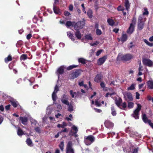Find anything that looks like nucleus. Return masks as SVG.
<instances>
[{"mask_svg": "<svg viewBox=\"0 0 153 153\" xmlns=\"http://www.w3.org/2000/svg\"><path fill=\"white\" fill-rule=\"evenodd\" d=\"M107 58L106 56H104L101 58H100L97 61V64L99 65H101L105 62Z\"/></svg>", "mask_w": 153, "mask_h": 153, "instance_id": "10", "label": "nucleus"}, {"mask_svg": "<svg viewBox=\"0 0 153 153\" xmlns=\"http://www.w3.org/2000/svg\"><path fill=\"white\" fill-rule=\"evenodd\" d=\"M138 148H135L133 150L132 153H137L138 152Z\"/></svg>", "mask_w": 153, "mask_h": 153, "instance_id": "64", "label": "nucleus"}, {"mask_svg": "<svg viewBox=\"0 0 153 153\" xmlns=\"http://www.w3.org/2000/svg\"><path fill=\"white\" fill-rule=\"evenodd\" d=\"M70 93L71 94V95L72 97L74 98V94H76L75 92H74L73 93V91L72 90H71L70 91Z\"/></svg>", "mask_w": 153, "mask_h": 153, "instance_id": "60", "label": "nucleus"}, {"mask_svg": "<svg viewBox=\"0 0 153 153\" xmlns=\"http://www.w3.org/2000/svg\"><path fill=\"white\" fill-rule=\"evenodd\" d=\"M73 25L74 29L76 30L82 29L84 26L85 23L84 21H80L74 23Z\"/></svg>", "mask_w": 153, "mask_h": 153, "instance_id": "3", "label": "nucleus"}, {"mask_svg": "<svg viewBox=\"0 0 153 153\" xmlns=\"http://www.w3.org/2000/svg\"><path fill=\"white\" fill-rule=\"evenodd\" d=\"M94 109L95 111L97 113H100L102 111L101 110L97 108H94Z\"/></svg>", "mask_w": 153, "mask_h": 153, "instance_id": "58", "label": "nucleus"}, {"mask_svg": "<svg viewBox=\"0 0 153 153\" xmlns=\"http://www.w3.org/2000/svg\"><path fill=\"white\" fill-rule=\"evenodd\" d=\"M28 58L27 55L26 54H22L20 58V59L21 61H25Z\"/></svg>", "mask_w": 153, "mask_h": 153, "instance_id": "28", "label": "nucleus"}, {"mask_svg": "<svg viewBox=\"0 0 153 153\" xmlns=\"http://www.w3.org/2000/svg\"><path fill=\"white\" fill-rule=\"evenodd\" d=\"M17 134L19 136H22L24 134V133L22 130L19 127L18 128Z\"/></svg>", "mask_w": 153, "mask_h": 153, "instance_id": "33", "label": "nucleus"}, {"mask_svg": "<svg viewBox=\"0 0 153 153\" xmlns=\"http://www.w3.org/2000/svg\"><path fill=\"white\" fill-rule=\"evenodd\" d=\"M79 62L80 63L83 64H85L86 63V60L83 58H80L78 59Z\"/></svg>", "mask_w": 153, "mask_h": 153, "instance_id": "35", "label": "nucleus"}, {"mask_svg": "<svg viewBox=\"0 0 153 153\" xmlns=\"http://www.w3.org/2000/svg\"><path fill=\"white\" fill-rule=\"evenodd\" d=\"M12 60V57L10 55H9L8 56L4 59V61L6 63H7L9 61H11Z\"/></svg>", "mask_w": 153, "mask_h": 153, "instance_id": "34", "label": "nucleus"}, {"mask_svg": "<svg viewBox=\"0 0 153 153\" xmlns=\"http://www.w3.org/2000/svg\"><path fill=\"white\" fill-rule=\"evenodd\" d=\"M148 88L150 89H153V81L149 80L147 82Z\"/></svg>", "mask_w": 153, "mask_h": 153, "instance_id": "22", "label": "nucleus"}, {"mask_svg": "<svg viewBox=\"0 0 153 153\" xmlns=\"http://www.w3.org/2000/svg\"><path fill=\"white\" fill-rule=\"evenodd\" d=\"M79 66V65H70L68 67H67L66 68V69L67 70L69 71L72 69L74 68L78 67Z\"/></svg>", "mask_w": 153, "mask_h": 153, "instance_id": "29", "label": "nucleus"}, {"mask_svg": "<svg viewBox=\"0 0 153 153\" xmlns=\"http://www.w3.org/2000/svg\"><path fill=\"white\" fill-rule=\"evenodd\" d=\"M142 119L143 121L145 123H148L149 122V120H149L148 119L147 117L146 116V115L145 114H143L142 115Z\"/></svg>", "mask_w": 153, "mask_h": 153, "instance_id": "23", "label": "nucleus"}, {"mask_svg": "<svg viewBox=\"0 0 153 153\" xmlns=\"http://www.w3.org/2000/svg\"><path fill=\"white\" fill-rule=\"evenodd\" d=\"M67 126V123L65 122H63L62 123V125H61L60 124H59L57 125V127L58 128H64L65 127Z\"/></svg>", "mask_w": 153, "mask_h": 153, "instance_id": "37", "label": "nucleus"}, {"mask_svg": "<svg viewBox=\"0 0 153 153\" xmlns=\"http://www.w3.org/2000/svg\"><path fill=\"white\" fill-rule=\"evenodd\" d=\"M145 84V83H143L140 84L139 85V89H141L142 88V87L144 86Z\"/></svg>", "mask_w": 153, "mask_h": 153, "instance_id": "62", "label": "nucleus"}, {"mask_svg": "<svg viewBox=\"0 0 153 153\" xmlns=\"http://www.w3.org/2000/svg\"><path fill=\"white\" fill-rule=\"evenodd\" d=\"M64 15L65 16H69L71 15V13L68 11H65L64 12Z\"/></svg>", "mask_w": 153, "mask_h": 153, "instance_id": "56", "label": "nucleus"}, {"mask_svg": "<svg viewBox=\"0 0 153 153\" xmlns=\"http://www.w3.org/2000/svg\"><path fill=\"white\" fill-rule=\"evenodd\" d=\"M85 38L88 40H92L93 39V38L90 34L85 35Z\"/></svg>", "mask_w": 153, "mask_h": 153, "instance_id": "43", "label": "nucleus"}, {"mask_svg": "<svg viewBox=\"0 0 153 153\" xmlns=\"http://www.w3.org/2000/svg\"><path fill=\"white\" fill-rule=\"evenodd\" d=\"M61 100L62 102L66 105H69L68 98L66 95L64 94L62 95V97L61 98Z\"/></svg>", "mask_w": 153, "mask_h": 153, "instance_id": "9", "label": "nucleus"}, {"mask_svg": "<svg viewBox=\"0 0 153 153\" xmlns=\"http://www.w3.org/2000/svg\"><path fill=\"white\" fill-rule=\"evenodd\" d=\"M120 106L122 107V108H121V107H120L121 109H124V108H126V102H124L123 103V104L121 105Z\"/></svg>", "mask_w": 153, "mask_h": 153, "instance_id": "48", "label": "nucleus"}, {"mask_svg": "<svg viewBox=\"0 0 153 153\" xmlns=\"http://www.w3.org/2000/svg\"><path fill=\"white\" fill-rule=\"evenodd\" d=\"M33 22L34 23H37V22L38 21V18L37 17L35 16L33 19Z\"/></svg>", "mask_w": 153, "mask_h": 153, "instance_id": "52", "label": "nucleus"}, {"mask_svg": "<svg viewBox=\"0 0 153 153\" xmlns=\"http://www.w3.org/2000/svg\"><path fill=\"white\" fill-rule=\"evenodd\" d=\"M102 50H99L97 52L96 54V55L97 56H99L100 54V53H102Z\"/></svg>", "mask_w": 153, "mask_h": 153, "instance_id": "55", "label": "nucleus"}, {"mask_svg": "<svg viewBox=\"0 0 153 153\" xmlns=\"http://www.w3.org/2000/svg\"><path fill=\"white\" fill-rule=\"evenodd\" d=\"M81 6L82 8V10L83 12L85 14L86 13V11L85 10V7L84 6V4L83 3L81 4Z\"/></svg>", "mask_w": 153, "mask_h": 153, "instance_id": "53", "label": "nucleus"}, {"mask_svg": "<svg viewBox=\"0 0 153 153\" xmlns=\"http://www.w3.org/2000/svg\"><path fill=\"white\" fill-rule=\"evenodd\" d=\"M31 37H32V34L31 33H29V34H28L26 38H27V39L28 40H29V39H30L31 38Z\"/></svg>", "mask_w": 153, "mask_h": 153, "instance_id": "61", "label": "nucleus"}, {"mask_svg": "<svg viewBox=\"0 0 153 153\" xmlns=\"http://www.w3.org/2000/svg\"><path fill=\"white\" fill-rule=\"evenodd\" d=\"M95 105L97 106L100 107L101 105L100 102H99L97 100H96L95 102Z\"/></svg>", "mask_w": 153, "mask_h": 153, "instance_id": "49", "label": "nucleus"}, {"mask_svg": "<svg viewBox=\"0 0 153 153\" xmlns=\"http://www.w3.org/2000/svg\"><path fill=\"white\" fill-rule=\"evenodd\" d=\"M136 98L137 99H140V94L138 92H136Z\"/></svg>", "mask_w": 153, "mask_h": 153, "instance_id": "57", "label": "nucleus"}, {"mask_svg": "<svg viewBox=\"0 0 153 153\" xmlns=\"http://www.w3.org/2000/svg\"><path fill=\"white\" fill-rule=\"evenodd\" d=\"M126 95L129 101H132L133 100L132 95L130 92L127 93Z\"/></svg>", "mask_w": 153, "mask_h": 153, "instance_id": "31", "label": "nucleus"}, {"mask_svg": "<svg viewBox=\"0 0 153 153\" xmlns=\"http://www.w3.org/2000/svg\"><path fill=\"white\" fill-rule=\"evenodd\" d=\"M143 64L149 67H151L153 65L152 62L150 59H144L143 60Z\"/></svg>", "mask_w": 153, "mask_h": 153, "instance_id": "8", "label": "nucleus"}, {"mask_svg": "<svg viewBox=\"0 0 153 153\" xmlns=\"http://www.w3.org/2000/svg\"><path fill=\"white\" fill-rule=\"evenodd\" d=\"M135 85L134 84H132L130 86L127 88L128 90H132L135 89Z\"/></svg>", "mask_w": 153, "mask_h": 153, "instance_id": "41", "label": "nucleus"}, {"mask_svg": "<svg viewBox=\"0 0 153 153\" xmlns=\"http://www.w3.org/2000/svg\"><path fill=\"white\" fill-rule=\"evenodd\" d=\"M100 85L101 88H104L105 87V84L103 82H102L100 84Z\"/></svg>", "mask_w": 153, "mask_h": 153, "instance_id": "59", "label": "nucleus"}, {"mask_svg": "<svg viewBox=\"0 0 153 153\" xmlns=\"http://www.w3.org/2000/svg\"><path fill=\"white\" fill-rule=\"evenodd\" d=\"M134 106V103L132 102H129L128 103V107L129 108H132Z\"/></svg>", "mask_w": 153, "mask_h": 153, "instance_id": "46", "label": "nucleus"}, {"mask_svg": "<svg viewBox=\"0 0 153 153\" xmlns=\"http://www.w3.org/2000/svg\"><path fill=\"white\" fill-rule=\"evenodd\" d=\"M26 143L27 145L31 147L33 146L32 144V141L30 138H27L26 140Z\"/></svg>", "mask_w": 153, "mask_h": 153, "instance_id": "32", "label": "nucleus"}, {"mask_svg": "<svg viewBox=\"0 0 153 153\" xmlns=\"http://www.w3.org/2000/svg\"><path fill=\"white\" fill-rule=\"evenodd\" d=\"M56 93H55L54 92H53L52 94V98L53 100L54 101H55L57 99V97L56 95Z\"/></svg>", "mask_w": 153, "mask_h": 153, "instance_id": "40", "label": "nucleus"}, {"mask_svg": "<svg viewBox=\"0 0 153 153\" xmlns=\"http://www.w3.org/2000/svg\"><path fill=\"white\" fill-rule=\"evenodd\" d=\"M81 74V70L76 69L75 71H73L69 76L70 79H74L78 77Z\"/></svg>", "mask_w": 153, "mask_h": 153, "instance_id": "4", "label": "nucleus"}, {"mask_svg": "<svg viewBox=\"0 0 153 153\" xmlns=\"http://www.w3.org/2000/svg\"><path fill=\"white\" fill-rule=\"evenodd\" d=\"M111 114L113 116H115L117 114V112L115 110L114 107L113 105H111Z\"/></svg>", "mask_w": 153, "mask_h": 153, "instance_id": "27", "label": "nucleus"}, {"mask_svg": "<svg viewBox=\"0 0 153 153\" xmlns=\"http://www.w3.org/2000/svg\"><path fill=\"white\" fill-rule=\"evenodd\" d=\"M65 153H75L74 149L73 147L72 141H69L67 144Z\"/></svg>", "mask_w": 153, "mask_h": 153, "instance_id": "2", "label": "nucleus"}, {"mask_svg": "<svg viewBox=\"0 0 153 153\" xmlns=\"http://www.w3.org/2000/svg\"><path fill=\"white\" fill-rule=\"evenodd\" d=\"M117 10L118 11H120L124 10V9L123 7L120 5L117 7Z\"/></svg>", "mask_w": 153, "mask_h": 153, "instance_id": "51", "label": "nucleus"}, {"mask_svg": "<svg viewBox=\"0 0 153 153\" xmlns=\"http://www.w3.org/2000/svg\"><path fill=\"white\" fill-rule=\"evenodd\" d=\"M96 33L97 35L100 36L102 33L101 30L99 29H96Z\"/></svg>", "mask_w": 153, "mask_h": 153, "instance_id": "42", "label": "nucleus"}, {"mask_svg": "<svg viewBox=\"0 0 153 153\" xmlns=\"http://www.w3.org/2000/svg\"><path fill=\"white\" fill-rule=\"evenodd\" d=\"M72 128L74 131H75L74 132V134H76L77 133L78 131V129L76 127L74 126H72Z\"/></svg>", "mask_w": 153, "mask_h": 153, "instance_id": "44", "label": "nucleus"}, {"mask_svg": "<svg viewBox=\"0 0 153 153\" xmlns=\"http://www.w3.org/2000/svg\"><path fill=\"white\" fill-rule=\"evenodd\" d=\"M68 106V111L69 112H72V111L73 110V106L72 104H70L69 102V105H67Z\"/></svg>", "mask_w": 153, "mask_h": 153, "instance_id": "39", "label": "nucleus"}, {"mask_svg": "<svg viewBox=\"0 0 153 153\" xmlns=\"http://www.w3.org/2000/svg\"><path fill=\"white\" fill-rule=\"evenodd\" d=\"M10 102L12 106L14 108L17 107L19 105L18 102L16 100H10Z\"/></svg>", "mask_w": 153, "mask_h": 153, "instance_id": "16", "label": "nucleus"}, {"mask_svg": "<svg viewBox=\"0 0 153 153\" xmlns=\"http://www.w3.org/2000/svg\"><path fill=\"white\" fill-rule=\"evenodd\" d=\"M102 77V76L101 74H98L94 78V81L97 83L100 82Z\"/></svg>", "mask_w": 153, "mask_h": 153, "instance_id": "15", "label": "nucleus"}, {"mask_svg": "<svg viewBox=\"0 0 153 153\" xmlns=\"http://www.w3.org/2000/svg\"><path fill=\"white\" fill-rule=\"evenodd\" d=\"M133 58L132 55L130 54H127L124 55H118L117 57V61H121L123 62H127Z\"/></svg>", "mask_w": 153, "mask_h": 153, "instance_id": "1", "label": "nucleus"}, {"mask_svg": "<svg viewBox=\"0 0 153 153\" xmlns=\"http://www.w3.org/2000/svg\"><path fill=\"white\" fill-rule=\"evenodd\" d=\"M75 22H72L71 21H67L65 24V25L67 27H69L71 26H73Z\"/></svg>", "mask_w": 153, "mask_h": 153, "instance_id": "30", "label": "nucleus"}, {"mask_svg": "<svg viewBox=\"0 0 153 153\" xmlns=\"http://www.w3.org/2000/svg\"><path fill=\"white\" fill-rule=\"evenodd\" d=\"M53 10L56 14H58L60 13L59 8L56 6L54 4H53Z\"/></svg>", "mask_w": 153, "mask_h": 153, "instance_id": "21", "label": "nucleus"}, {"mask_svg": "<svg viewBox=\"0 0 153 153\" xmlns=\"http://www.w3.org/2000/svg\"><path fill=\"white\" fill-rule=\"evenodd\" d=\"M141 108V105L140 104L137 105V107L134 111L132 116L135 119H138L139 118V113Z\"/></svg>", "mask_w": 153, "mask_h": 153, "instance_id": "5", "label": "nucleus"}, {"mask_svg": "<svg viewBox=\"0 0 153 153\" xmlns=\"http://www.w3.org/2000/svg\"><path fill=\"white\" fill-rule=\"evenodd\" d=\"M34 129L36 132L38 133H40L41 132L40 129L39 127H37L35 128Z\"/></svg>", "mask_w": 153, "mask_h": 153, "instance_id": "54", "label": "nucleus"}, {"mask_svg": "<svg viewBox=\"0 0 153 153\" xmlns=\"http://www.w3.org/2000/svg\"><path fill=\"white\" fill-rule=\"evenodd\" d=\"M64 142L63 141H62L59 145V147L62 152L64 150Z\"/></svg>", "mask_w": 153, "mask_h": 153, "instance_id": "26", "label": "nucleus"}, {"mask_svg": "<svg viewBox=\"0 0 153 153\" xmlns=\"http://www.w3.org/2000/svg\"><path fill=\"white\" fill-rule=\"evenodd\" d=\"M92 12L91 10H89L87 12V15L88 16V17L91 18L92 17Z\"/></svg>", "mask_w": 153, "mask_h": 153, "instance_id": "38", "label": "nucleus"}, {"mask_svg": "<svg viewBox=\"0 0 153 153\" xmlns=\"http://www.w3.org/2000/svg\"><path fill=\"white\" fill-rule=\"evenodd\" d=\"M133 42H131L128 45V47L129 48H131L135 46V45H133Z\"/></svg>", "mask_w": 153, "mask_h": 153, "instance_id": "47", "label": "nucleus"}, {"mask_svg": "<svg viewBox=\"0 0 153 153\" xmlns=\"http://www.w3.org/2000/svg\"><path fill=\"white\" fill-rule=\"evenodd\" d=\"M75 35L78 39H80L81 38V34L79 30H76Z\"/></svg>", "mask_w": 153, "mask_h": 153, "instance_id": "19", "label": "nucleus"}, {"mask_svg": "<svg viewBox=\"0 0 153 153\" xmlns=\"http://www.w3.org/2000/svg\"><path fill=\"white\" fill-rule=\"evenodd\" d=\"M105 126L108 128H112L114 126V124L108 120H107L105 122Z\"/></svg>", "mask_w": 153, "mask_h": 153, "instance_id": "12", "label": "nucleus"}, {"mask_svg": "<svg viewBox=\"0 0 153 153\" xmlns=\"http://www.w3.org/2000/svg\"><path fill=\"white\" fill-rule=\"evenodd\" d=\"M67 33L68 36L70 39H71L73 41L75 40V38L73 34L72 33L71 31L67 32Z\"/></svg>", "mask_w": 153, "mask_h": 153, "instance_id": "18", "label": "nucleus"}, {"mask_svg": "<svg viewBox=\"0 0 153 153\" xmlns=\"http://www.w3.org/2000/svg\"><path fill=\"white\" fill-rule=\"evenodd\" d=\"M19 120L24 125H26L28 121V119L25 117H21L19 118Z\"/></svg>", "mask_w": 153, "mask_h": 153, "instance_id": "14", "label": "nucleus"}, {"mask_svg": "<svg viewBox=\"0 0 153 153\" xmlns=\"http://www.w3.org/2000/svg\"><path fill=\"white\" fill-rule=\"evenodd\" d=\"M143 18L142 16H140L138 20V28L139 30H142L144 27V22L142 21Z\"/></svg>", "mask_w": 153, "mask_h": 153, "instance_id": "6", "label": "nucleus"}, {"mask_svg": "<svg viewBox=\"0 0 153 153\" xmlns=\"http://www.w3.org/2000/svg\"><path fill=\"white\" fill-rule=\"evenodd\" d=\"M125 6L126 10L128 11L130 7V4L128 0H125Z\"/></svg>", "mask_w": 153, "mask_h": 153, "instance_id": "20", "label": "nucleus"}, {"mask_svg": "<svg viewBox=\"0 0 153 153\" xmlns=\"http://www.w3.org/2000/svg\"><path fill=\"white\" fill-rule=\"evenodd\" d=\"M115 103L117 106L120 107L121 106V104L122 102V99L120 97L118 100H115Z\"/></svg>", "mask_w": 153, "mask_h": 153, "instance_id": "25", "label": "nucleus"}, {"mask_svg": "<svg viewBox=\"0 0 153 153\" xmlns=\"http://www.w3.org/2000/svg\"><path fill=\"white\" fill-rule=\"evenodd\" d=\"M144 12L143 13V15H147L148 16L149 14V13L148 11V9L146 8H145L144 9Z\"/></svg>", "mask_w": 153, "mask_h": 153, "instance_id": "45", "label": "nucleus"}, {"mask_svg": "<svg viewBox=\"0 0 153 153\" xmlns=\"http://www.w3.org/2000/svg\"><path fill=\"white\" fill-rule=\"evenodd\" d=\"M127 39L128 36L127 35L126 33L123 34L121 38V41L123 43L126 42L127 40Z\"/></svg>", "mask_w": 153, "mask_h": 153, "instance_id": "17", "label": "nucleus"}, {"mask_svg": "<svg viewBox=\"0 0 153 153\" xmlns=\"http://www.w3.org/2000/svg\"><path fill=\"white\" fill-rule=\"evenodd\" d=\"M134 25L133 23H131L129 27L127 30V33L129 34H132L134 31Z\"/></svg>", "mask_w": 153, "mask_h": 153, "instance_id": "11", "label": "nucleus"}, {"mask_svg": "<svg viewBox=\"0 0 153 153\" xmlns=\"http://www.w3.org/2000/svg\"><path fill=\"white\" fill-rule=\"evenodd\" d=\"M88 140H89L91 143L94 141V137L92 135H89L87 136L84 140V142L85 144L87 145H90L91 144V143H89Z\"/></svg>", "mask_w": 153, "mask_h": 153, "instance_id": "7", "label": "nucleus"}, {"mask_svg": "<svg viewBox=\"0 0 153 153\" xmlns=\"http://www.w3.org/2000/svg\"><path fill=\"white\" fill-rule=\"evenodd\" d=\"M125 131L126 133H128L130 135V136H131V134H133L134 133V131L132 129L129 127H128L126 129Z\"/></svg>", "mask_w": 153, "mask_h": 153, "instance_id": "24", "label": "nucleus"}, {"mask_svg": "<svg viewBox=\"0 0 153 153\" xmlns=\"http://www.w3.org/2000/svg\"><path fill=\"white\" fill-rule=\"evenodd\" d=\"M59 90V88L57 85H56L54 88V90L53 92L55 93H57L58 91Z\"/></svg>", "mask_w": 153, "mask_h": 153, "instance_id": "50", "label": "nucleus"}, {"mask_svg": "<svg viewBox=\"0 0 153 153\" xmlns=\"http://www.w3.org/2000/svg\"><path fill=\"white\" fill-rule=\"evenodd\" d=\"M149 122H148V123L149 124V125L152 128H153V123H152L151 122V120H149Z\"/></svg>", "mask_w": 153, "mask_h": 153, "instance_id": "63", "label": "nucleus"}, {"mask_svg": "<svg viewBox=\"0 0 153 153\" xmlns=\"http://www.w3.org/2000/svg\"><path fill=\"white\" fill-rule=\"evenodd\" d=\"M64 72V67L62 66H61L58 68L56 72V73L59 76L60 74H63Z\"/></svg>", "mask_w": 153, "mask_h": 153, "instance_id": "13", "label": "nucleus"}, {"mask_svg": "<svg viewBox=\"0 0 153 153\" xmlns=\"http://www.w3.org/2000/svg\"><path fill=\"white\" fill-rule=\"evenodd\" d=\"M107 22L111 26H113L114 24V20L111 19H107Z\"/></svg>", "mask_w": 153, "mask_h": 153, "instance_id": "36", "label": "nucleus"}]
</instances>
